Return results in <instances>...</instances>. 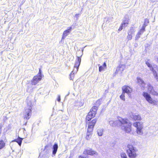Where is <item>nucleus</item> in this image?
<instances>
[{"instance_id": "f257e3e1", "label": "nucleus", "mask_w": 158, "mask_h": 158, "mask_svg": "<svg viewBox=\"0 0 158 158\" xmlns=\"http://www.w3.org/2000/svg\"><path fill=\"white\" fill-rule=\"evenodd\" d=\"M120 123L122 125L121 126L122 129L124 131L126 132L129 133L131 131L132 124L131 123L128 122L127 119L119 117L118 118V120L115 121L113 120H111L109 121L110 125L112 127L115 126L117 123Z\"/></svg>"}, {"instance_id": "f03ea898", "label": "nucleus", "mask_w": 158, "mask_h": 158, "mask_svg": "<svg viewBox=\"0 0 158 158\" xmlns=\"http://www.w3.org/2000/svg\"><path fill=\"white\" fill-rule=\"evenodd\" d=\"M137 150L132 145L129 144L127 146V152L130 158H136L137 156L136 152Z\"/></svg>"}, {"instance_id": "7ed1b4c3", "label": "nucleus", "mask_w": 158, "mask_h": 158, "mask_svg": "<svg viewBox=\"0 0 158 158\" xmlns=\"http://www.w3.org/2000/svg\"><path fill=\"white\" fill-rule=\"evenodd\" d=\"M32 104L30 101L29 103H27V106L25 108V111L23 112V115L24 118L28 119L30 117L31 114Z\"/></svg>"}, {"instance_id": "20e7f679", "label": "nucleus", "mask_w": 158, "mask_h": 158, "mask_svg": "<svg viewBox=\"0 0 158 158\" xmlns=\"http://www.w3.org/2000/svg\"><path fill=\"white\" fill-rule=\"evenodd\" d=\"M84 50L83 48L82 50V52H81L80 50L78 51V52L81 53V55L80 56H77V60L76 61L75 63L74 67V69L73 70L72 72V73H76L78 71V69L80 65V63L81 61V57L83 54V52Z\"/></svg>"}, {"instance_id": "39448f33", "label": "nucleus", "mask_w": 158, "mask_h": 158, "mask_svg": "<svg viewBox=\"0 0 158 158\" xmlns=\"http://www.w3.org/2000/svg\"><path fill=\"white\" fill-rule=\"evenodd\" d=\"M146 64L150 68V70L152 72L155 79L157 81H158V76L155 70L156 69H157V65L156 64H154L152 65L148 61H146Z\"/></svg>"}, {"instance_id": "423d86ee", "label": "nucleus", "mask_w": 158, "mask_h": 158, "mask_svg": "<svg viewBox=\"0 0 158 158\" xmlns=\"http://www.w3.org/2000/svg\"><path fill=\"white\" fill-rule=\"evenodd\" d=\"M133 125L136 128V132L139 135H142L143 134L142 129L143 126L142 123L139 122H135L133 123Z\"/></svg>"}, {"instance_id": "0eeeda50", "label": "nucleus", "mask_w": 158, "mask_h": 158, "mask_svg": "<svg viewBox=\"0 0 158 158\" xmlns=\"http://www.w3.org/2000/svg\"><path fill=\"white\" fill-rule=\"evenodd\" d=\"M97 109L98 108L96 106H94L92 108L86 116V120H87L89 121L95 116V115L96 114Z\"/></svg>"}, {"instance_id": "6e6552de", "label": "nucleus", "mask_w": 158, "mask_h": 158, "mask_svg": "<svg viewBox=\"0 0 158 158\" xmlns=\"http://www.w3.org/2000/svg\"><path fill=\"white\" fill-rule=\"evenodd\" d=\"M142 95L146 101L149 103L154 105H156V101L152 99L150 94L146 92H143Z\"/></svg>"}, {"instance_id": "1a4fd4ad", "label": "nucleus", "mask_w": 158, "mask_h": 158, "mask_svg": "<svg viewBox=\"0 0 158 158\" xmlns=\"http://www.w3.org/2000/svg\"><path fill=\"white\" fill-rule=\"evenodd\" d=\"M123 92L124 94L126 93L129 97H131V93L132 91V89L129 86L127 85L123 86L122 88Z\"/></svg>"}, {"instance_id": "9d476101", "label": "nucleus", "mask_w": 158, "mask_h": 158, "mask_svg": "<svg viewBox=\"0 0 158 158\" xmlns=\"http://www.w3.org/2000/svg\"><path fill=\"white\" fill-rule=\"evenodd\" d=\"M147 88L148 91L151 94L153 95H158V93L154 90L153 87L150 83H148L147 84Z\"/></svg>"}, {"instance_id": "9b49d317", "label": "nucleus", "mask_w": 158, "mask_h": 158, "mask_svg": "<svg viewBox=\"0 0 158 158\" xmlns=\"http://www.w3.org/2000/svg\"><path fill=\"white\" fill-rule=\"evenodd\" d=\"M83 154L86 155H90L91 156H93L94 155H97L98 154L96 151L91 148L85 149L83 152Z\"/></svg>"}, {"instance_id": "f8f14e48", "label": "nucleus", "mask_w": 158, "mask_h": 158, "mask_svg": "<svg viewBox=\"0 0 158 158\" xmlns=\"http://www.w3.org/2000/svg\"><path fill=\"white\" fill-rule=\"evenodd\" d=\"M131 118L134 120H141L142 119L141 116L137 113H131Z\"/></svg>"}, {"instance_id": "ddd939ff", "label": "nucleus", "mask_w": 158, "mask_h": 158, "mask_svg": "<svg viewBox=\"0 0 158 158\" xmlns=\"http://www.w3.org/2000/svg\"><path fill=\"white\" fill-rule=\"evenodd\" d=\"M137 83L141 87L142 89H145V83L144 81L141 79V78H138L137 79Z\"/></svg>"}, {"instance_id": "4468645a", "label": "nucleus", "mask_w": 158, "mask_h": 158, "mask_svg": "<svg viewBox=\"0 0 158 158\" xmlns=\"http://www.w3.org/2000/svg\"><path fill=\"white\" fill-rule=\"evenodd\" d=\"M41 77L40 76H34L32 80L31 81V84L32 85H35L37 84L39 81H40L41 79Z\"/></svg>"}, {"instance_id": "2eb2a0df", "label": "nucleus", "mask_w": 158, "mask_h": 158, "mask_svg": "<svg viewBox=\"0 0 158 158\" xmlns=\"http://www.w3.org/2000/svg\"><path fill=\"white\" fill-rule=\"evenodd\" d=\"M68 29L66 30L63 33L61 40L64 39L71 32L72 28L71 27H69Z\"/></svg>"}, {"instance_id": "dca6fc26", "label": "nucleus", "mask_w": 158, "mask_h": 158, "mask_svg": "<svg viewBox=\"0 0 158 158\" xmlns=\"http://www.w3.org/2000/svg\"><path fill=\"white\" fill-rule=\"evenodd\" d=\"M145 31V28L144 26H142V28L140 29L136 35L135 37V40H137L140 37V35Z\"/></svg>"}, {"instance_id": "f3484780", "label": "nucleus", "mask_w": 158, "mask_h": 158, "mask_svg": "<svg viewBox=\"0 0 158 158\" xmlns=\"http://www.w3.org/2000/svg\"><path fill=\"white\" fill-rule=\"evenodd\" d=\"M134 32V31L132 28L130 29L128 33V35L127 38V39L128 41L131 39L132 37V35Z\"/></svg>"}, {"instance_id": "a211bd4d", "label": "nucleus", "mask_w": 158, "mask_h": 158, "mask_svg": "<svg viewBox=\"0 0 158 158\" xmlns=\"http://www.w3.org/2000/svg\"><path fill=\"white\" fill-rule=\"evenodd\" d=\"M128 23V17L127 15L124 16L123 22L121 24L123 25L124 27H126Z\"/></svg>"}, {"instance_id": "6ab92c4d", "label": "nucleus", "mask_w": 158, "mask_h": 158, "mask_svg": "<svg viewBox=\"0 0 158 158\" xmlns=\"http://www.w3.org/2000/svg\"><path fill=\"white\" fill-rule=\"evenodd\" d=\"M97 121V119L95 118L93 119L91 122H89L88 124V127L94 128Z\"/></svg>"}, {"instance_id": "aec40b11", "label": "nucleus", "mask_w": 158, "mask_h": 158, "mask_svg": "<svg viewBox=\"0 0 158 158\" xmlns=\"http://www.w3.org/2000/svg\"><path fill=\"white\" fill-rule=\"evenodd\" d=\"M58 146L57 143H55L53 146L52 148V154L55 155L57 150Z\"/></svg>"}, {"instance_id": "412c9836", "label": "nucleus", "mask_w": 158, "mask_h": 158, "mask_svg": "<svg viewBox=\"0 0 158 158\" xmlns=\"http://www.w3.org/2000/svg\"><path fill=\"white\" fill-rule=\"evenodd\" d=\"M6 142V139H5L4 140L1 139L0 140V149L3 148L5 145V142Z\"/></svg>"}, {"instance_id": "4be33fe9", "label": "nucleus", "mask_w": 158, "mask_h": 158, "mask_svg": "<svg viewBox=\"0 0 158 158\" xmlns=\"http://www.w3.org/2000/svg\"><path fill=\"white\" fill-rule=\"evenodd\" d=\"M106 68V64L105 62H104L102 66H99V71L100 72L103 71L104 69Z\"/></svg>"}, {"instance_id": "5701e85b", "label": "nucleus", "mask_w": 158, "mask_h": 158, "mask_svg": "<svg viewBox=\"0 0 158 158\" xmlns=\"http://www.w3.org/2000/svg\"><path fill=\"white\" fill-rule=\"evenodd\" d=\"M120 69V73H121L123 71L125 68V66L124 65L120 64L119 66Z\"/></svg>"}, {"instance_id": "b1692460", "label": "nucleus", "mask_w": 158, "mask_h": 158, "mask_svg": "<svg viewBox=\"0 0 158 158\" xmlns=\"http://www.w3.org/2000/svg\"><path fill=\"white\" fill-rule=\"evenodd\" d=\"M23 139L21 138L15 139L14 141L16 142L20 146L21 145Z\"/></svg>"}, {"instance_id": "393cba45", "label": "nucleus", "mask_w": 158, "mask_h": 158, "mask_svg": "<svg viewBox=\"0 0 158 158\" xmlns=\"http://www.w3.org/2000/svg\"><path fill=\"white\" fill-rule=\"evenodd\" d=\"M98 135L99 136H102V135L103 130L102 129H98L97 131Z\"/></svg>"}, {"instance_id": "a878e982", "label": "nucleus", "mask_w": 158, "mask_h": 158, "mask_svg": "<svg viewBox=\"0 0 158 158\" xmlns=\"http://www.w3.org/2000/svg\"><path fill=\"white\" fill-rule=\"evenodd\" d=\"M93 130V128L88 127L87 133L91 134H92V133Z\"/></svg>"}, {"instance_id": "bb28decb", "label": "nucleus", "mask_w": 158, "mask_h": 158, "mask_svg": "<svg viewBox=\"0 0 158 158\" xmlns=\"http://www.w3.org/2000/svg\"><path fill=\"white\" fill-rule=\"evenodd\" d=\"M125 94L122 92L121 95L120 96V98L123 101L125 100Z\"/></svg>"}, {"instance_id": "cd10ccee", "label": "nucleus", "mask_w": 158, "mask_h": 158, "mask_svg": "<svg viewBox=\"0 0 158 158\" xmlns=\"http://www.w3.org/2000/svg\"><path fill=\"white\" fill-rule=\"evenodd\" d=\"M121 158H127L126 154L124 152H122L120 154Z\"/></svg>"}, {"instance_id": "c85d7f7f", "label": "nucleus", "mask_w": 158, "mask_h": 158, "mask_svg": "<svg viewBox=\"0 0 158 158\" xmlns=\"http://www.w3.org/2000/svg\"><path fill=\"white\" fill-rule=\"evenodd\" d=\"M149 23L148 20L147 19H145L144 22L142 26H144L145 28V27L147 25V24Z\"/></svg>"}, {"instance_id": "c756f323", "label": "nucleus", "mask_w": 158, "mask_h": 158, "mask_svg": "<svg viewBox=\"0 0 158 158\" xmlns=\"http://www.w3.org/2000/svg\"><path fill=\"white\" fill-rule=\"evenodd\" d=\"M91 135L92 134L87 133L86 136V139L87 140L91 138Z\"/></svg>"}, {"instance_id": "7c9ffc66", "label": "nucleus", "mask_w": 158, "mask_h": 158, "mask_svg": "<svg viewBox=\"0 0 158 158\" xmlns=\"http://www.w3.org/2000/svg\"><path fill=\"white\" fill-rule=\"evenodd\" d=\"M73 73H72L71 72V73L70 75V79L71 80H73L74 77V74Z\"/></svg>"}, {"instance_id": "2f4dec72", "label": "nucleus", "mask_w": 158, "mask_h": 158, "mask_svg": "<svg viewBox=\"0 0 158 158\" xmlns=\"http://www.w3.org/2000/svg\"><path fill=\"white\" fill-rule=\"evenodd\" d=\"M118 67H117L116 69V71H115V74L119 73H120V69Z\"/></svg>"}, {"instance_id": "473e14b6", "label": "nucleus", "mask_w": 158, "mask_h": 158, "mask_svg": "<svg viewBox=\"0 0 158 158\" xmlns=\"http://www.w3.org/2000/svg\"><path fill=\"white\" fill-rule=\"evenodd\" d=\"M37 76H39V77H40V76L41 77V78H42V75L40 69H39L38 74Z\"/></svg>"}, {"instance_id": "72a5a7b5", "label": "nucleus", "mask_w": 158, "mask_h": 158, "mask_svg": "<svg viewBox=\"0 0 158 158\" xmlns=\"http://www.w3.org/2000/svg\"><path fill=\"white\" fill-rule=\"evenodd\" d=\"M124 27V26L123 25H122V24H121V25L120 27H119V28L118 30L119 31H121L123 29V27Z\"/></svg>"}, {"instance_id": "f704fd0d", "label": "nucleus", "mask_w": 158, "mask_h": 158, "mask_svg": "<svg viewBox=\"0 0 158 158\" xmlns=\"http://www.w3.org/2000/svg\"><path fill=\"white\" fill-rule=\"evenodd\" d=\"M60 95H58V98H57V101L59 102H60Z\"/></svg>"}, {"instance_id": "c9c22d12", "label": "nucleus", "mask_w": 158, "mask_h": 158, "mask_svg": "<svg viewBox=\"0 0 158 158\" xmlns=\"http://www.w3.org/2000/svg\"><path fill=\"white\" fill-rule=\"evenodd\" d=\"M79 16V14H76L75 15V16L77 18Z\"/></svg>"}, {"instance_id": "e433bc0d", "label": "nucleus", "mask_w": 158, "mask_h": 158, "mask_svg": "<svg viewBox=\"0 0 158 158\" xmlns=\"http://www.w3.org/2000/svg\"><path fill=\"white\" fill-rule=\"evenodd\" d=\"M79 158H85V157L83 156H79Z\"/></svg>"}, {"instance_id": "4c0bfd02", "label": "nucleus", "mask_w": 158, "mask_h": 158, "mask_svg": "<svg viewBox=\"0 0 158 158\" xmlns=\"http://www.w3.org/2000/svg\"><path fill=\"white\" fill-rule=\"evenodd\" d=\"M69 93L67 95H66V96H65V98H66V97H67L69 95Z\"/></svg>"}, {"instance_id": "58836bf2", "label": "nucleus", "mask_w": 158, "mask_h": 158, "mask_svg": "<svg viewBox=\"0 0 158 158\" xmlns=\"http://www.w3.org/2000/svg\"><path fill=\"white\" fill-rule=\"evenodd\" d=\"M47 147H47V146H45V149L47 148Z\"/></svg>"}, {"instance_id": "ea45409f", "label": "nucleus", "mask_w": 158, "mask_h": 158, "mask_svg": "<svg viewBox=\"0 0 158 158\" xmlns=\"http://www.w3.org/2000/svg\"><path fill=\"white\" fill-rule=\"evenodd\" d=\"M157 62L158 63V57L157 58Z\"/></svg>"}, {"instance_id": "a19ab883", "label": "nucleus", "mask_w": 158, "mask_h": 158, "mask_svg": "<svg viewBox=\"0 0 158 158\" xmlns=\"http://www.w3.org/2000/svg\"><path fill=\"white\" fill-rule=\"evenodd\" d=\"M24 131H26V130H25V128H24Z\"/></svg>"}]
</instances>
